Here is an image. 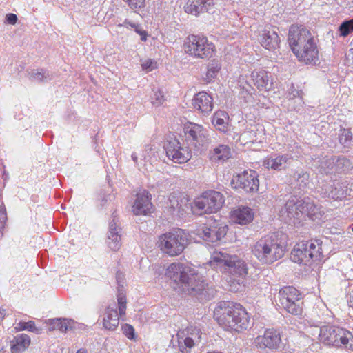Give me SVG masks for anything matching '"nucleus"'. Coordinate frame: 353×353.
Instances as JSON below:
<instances>
[{
  "mask_svg": "<svg viewBox=\"0 0 353 353\" xmlns=\"http://www.w3.org/2000/svg\"><path fill=\"white\" fill-rule=\"evenodd\" d=\"M165 276L176 284L174 288L185 294L197 296L201 301L210 300L216 295V290L188 264L172 263L166 269Z\"/></svg>",
  "mask_w": 353,
  "mask_h": 353,
  "instance_id": "f257e3e1",
  "label": "nucleus"
},
{
  "mask_svg": "<svg viewBox=\"0 0 353 353\" xmlns=\"http://www.w3.org/2000/svg\"><path fill=\"white\" fill-rule=\"evenodd\" d=\"M288 40L292 52L299 61L305 64L316 63L319 60L317 44L308 29L303 26L292 25Z\"/></svg>",
  "mask_w": 353,
  "mask_h": 353,
  "instance_id": "f03ea898",
  "label": "nucleus"
},
{
  "mask_svg": "<svg viewBox=\"0 0 353 353\" xmlns=\"http://www.w3.org/2000/svg\"><path fill=\"white\" fill-rule=\"evenodd\" d=\"M214 318L225 330L241 332L251 325L250 315L238 303H219L214 311Z\"/></svg>",
  "mask_w": 353,
  "mask_h": 353,
  "instance_id": "7ed1b4c3",
  "label": "nucleus"
},
{
  "mask_svg": "<svg viewBox=\"0 0 353 353\" xmlns=\"http://www.w3.org/2000/svg\"><path fill=\"white\" fill-rule=\"evenodd\" d=\"M252 253L263 264H271L285 254V248L276 234L262 236L252 246Z\"/></svg>",
  "mask_w": 353,
  "mask_h": 353,
  "instance_id": "20e7f679",
  "label": "nucleus"
},
{
  "mask_svg": "<svg viewBox=\"0 0 353 353\" xmlns=\"http://www.w3.org/2000/svg\"><path fill=\"white\" fill-rule=\"evenodd\" d=\"M210 264L213 268L234 276L245 278L248 274L246 263L239 256L225 252H214Z\"/></svg>",
  "mask_w": 353,
  "mask_h": 353,
  "instance_id": "39448f33",
  "label": "nucleus"
},
{
  "mask_svg": "<svg viewBox=\"0 0 353 353\" xmlns=\"http://www.w3.org/2000/svg\"><path fill=\"white\" fill-rule=\"evenodd\" d=\"M188 234L182 229H176L159 236V247L170 256L180 254L188 245Z\"/></svg>",
  "mask_w": 353,
  "mask_h": 353,
  "instance_id": "423d86ee",
  "label": "nucleus"
},
{
  "mask_svg": "<svg viewBox=\"0 0 353 353\" xmlns=\"http://www.w3.org/2000/svg\"><path fill=\"white\" fill-rule=\"evenodd\" d=\"M322 241L319 239L302 241L296 243L292 252L291 259L298 263H307L312 261H318L321 259Z\"/></svg>",
  "mask_w": 353,
  "mask_h": 353,
  "instance_id": "0eeeda50",
  "label": "nucleus"
},
{
  "mask_svg": "<svg viewBox=\"0 0 353 353\" xmlns=\"http://www.w3.org/2000/svg\"><path fill=\"white\" fill-rule=\"evenodd\" d=\"M276 301L279 307L292 315L302 313L301 294L293 286H285L280 289Z\"/></svg>",
  "mask_w": 353,
  "mask_h": 353,
  "instance_id": "6e6552de",
  "label": "nucleus"
},
{
  "mask_svg": "<svg viewBox=\"0 0 353 353\" xmlns=\"http://www.w3.org/2000/svg\"><path fill=\"white\" fill-rule=\"evenodd\" d=\"M225 203L223 195L217 191L210 190L194 201L192 207L194 213L198 214H210L217 212Z\"/></svg>",
  "mask_w": 353,
  "mask_h": 353,
  "instance_id": "1a4fd4ad",
  "label": "nucleus"
},
{
  "mask_svg": "<svg viewBox=\"0 0 353 353\" xmlns=\"http://www.w3.org/2000/svg\"><path fill=\"white\" fill-rule=\"evenodd\" d=\"M214 46L204 36L192 34L187 37L183 48L185 52L194 57L208 59L214 53Z\"/></svg>",
  "mask_w": 353,
  "mask_h": 353,
  "instance_id": "9d476101",
  "label": "nucleus"
},
{
  "mask_svg": "<svg viewBox=\"0 0 353 353\" xmlns=\"http://www.w3.org/2000/svg\"><path fill=\"white\" fill-rule=\"evenodd\" d=\"M164 149L168 159L176 163H186L192 157L190 149L182 145L176 137H170Z\"/></svg>",
  "mask_w": 353,
  "mask_h": 353,
  "instance_id": "9b49d317",
  "label": "nucleus"
},
{
  "mask_svg": "<svg viewBox=\"0 0 353 353\" xmlns=\"http://www.w3.org/2000/svg\"><path fill=\"white\" fill-rule=\"evenodd\" d=\"M254 343L261 350L268 349L272 352L281 350L285 346L280 332L274 328L266 329L263 335H259L255 338Z\"/></svg>",
  "mask_w": 353,
  "mask_h": 353,
  "instance_id": "f8f14e48",
  "label": "nucleus"
},
{
  "mask_svg": "<svg viewBox=\"0 0 353 353\" xmlns=\"http://www.w3.org/2000/svg\"><path fill=\"white\" fill-rule=\"evenodd\" d=\"M232 184L234 188L241 189L247 193L256 192L259 186L258 174L254 170H245L234 177Z\"/></svg>",
  "mask_w": 353,
  "mask_h": 353,
  "instance_id": "ddd939ff",
  "label": "nucleus"
},
{
  "mask_svg": "<svg viewBox=\"0 0 353 353\" xmlns=\"http://www.w3.org/2000/svg\"><path fill=\"white\" fill-rule=\"evenodd\" d=\"M183 132L185 140L190 141L195 147H203L209 143L208 131L202 125L188 123L185 124Z\"/></svg>",
  "mask_w": 353,
  "mask_h": 353,
  "instance_id": "4468645a",
  "label": "nucleus"
},
{
  "mask_svg": "<svg viewBox=\"0 0 353 353\" xmlns=\"http://www.w3.org/2000/svg\"><path fill=\"white\" fill-rule=\"evenodd\" d=\"M227 231L226 225L214 222L212 225L199 229L197 234L205 241L214 243L223 238Z\"/></svg>",
  "mask_w": 353,
  "mask_h": 353,
  "instance_id": "2eb2a0df",
  "label": "nucleus"
},
{
  "mask_svg": "<svg viewBox=\"0 0 353 353\" xmlns=\"http://www.w3.org/2000/svg\"><path fill=\"white\" fill-rule=\"evenodd\" d=\"M117 223L118 219L113 213L112 215V220L109 223L105 242L108 247L114 252L119 250L122 245L121 228Z\"/></svg>",
  "mask_w": 353,
  "mask_h": 353,
  "instance_id": "dca6fc26",
  "label": "nucleus"
},
{
  "mask_svg": "<svg viewBox=\"0 0 353 353\" xmlns=\"http://www.w3.org/2000/svg\"><path fill=\"white\" fill-rule=\"evenodd\" d=\"M195 334H187L183 331L177 333L176 339L173 336L171 343L174 346V341L176 339L179 351L181 353H190V350L195 345L196 343L199 342L201 336L199 334V331Z\"/></svg>",
  "mask_w": 353,
  "mask_h": 353,
  "instance_id": "f3484780",
  "label": "nucleus"
},
{
  "mask_svg": "<svg viewBox=\"0 0 353 353\" xmlns=\"http://www.w3.org/2000/svg\"><path fill=\"white\" fill-rule=\"evenodd\" d=\"M303 200H300L297 196H291L281 209V216L285 215L290 220H301L303 216Z\"/></svg>",
  "mask_w": 353,
  "mask_h": 353,
  "instance_id": "a211bd4d",
  "label": "nucleus"
},
{
  "mask_svg": "<svg viewBox=\"0 0 353 353\" xmlns=\"http://www.w3.org/2000/svg\"><path fill=\"white\" fill-rule=\"evenodd\" d=\"M151 194L146 190L138 192L132 205V212L135 215H147L151 212L152 203Z\"/></svg>",
  "mask_w": 353,
  "mask_h": 353,
  "instance_id": "6ab92c4d",
  "label": "nucleus"
},
{
  "mask_svg": "<svg viewBox=\"0 0 353 353\" xmlns=\"http://www.w3.org/2000/svg\"><path fill=\"white\" fill-rule=\"evenodd\" d=\"M192 105L195 110L204 115L209 114L213 109V99L205 92H200L194 95Z\"/></svg>",
  "mask_w": 353,
  "mask_h": 353,
  "instance_id": "aec40b11",
  "label": "nucleus"
},
{
  "mask_svg": "<svg viewBox=\"0 0 353 353\" xmlns=\"http://www.w3.org/2000/svg\"><path fill=\"white\" fill-rule=\"evenodd\" d=\"M215 0H188L185 12L195 16L201 12H210L214 6Z\"/></svg>",
  "mask_w": 353,
  "mask_h": 353,
  "instance_id": "412c9836",
  "label": "nucleus"
},
{
  "mask_svg": "<svg viewBox=\"0 0 353 353\" xmlns=\"http://www.w3.org/2000/svg\"><path fill=\"white\" fill-rule=\"evenodd\" d=\"M293 160V157L291 154H283L265 160L263 164L268 169L281 170L288 168Z\"/></svg>",
  "mask_w": 353,
  "mask_h": 353,
  "instance_id": "4be33fe9",
  "label": "nucleus"
},
{
  "mask_svg": "<svg viewBox=\"0 0 353 353\" xmlns=\"http://www.w3.org/2000/svg\"><path fill=\"white\" fill-rule=\"evenodd\" d=\"M259 41L261 46L270 51H274L279 48L280 39L277 32L274 30H264Z\"/></svg>",
  "mask_w": 353,
  "mask_h": 353,
  "instance_id": "5701e85b",
  "label": "nucleus"
},
{
  "mask_svg": "<svg viewBox=\"0 0 353 353\" xmlns=\"http://www.w3.org/2000/svg\"><path fill=\"white\" fill-rule=\"evenodd\" d=\"M252 79L256 88L262 91L272 88L271 74L264 70H254L251 74Z\"/></svg>",
  "mask_w": 353,
  "mask_h": 353,
  "instance_id": "b1692460",
  "label": "nucleus"
},
{
  "mask_svg": "<svg viewBox=\"0 0 353 353\" xmlns=\"http://www.w3.org/2000/svg\"><path fill=\"white\" fill-rule=\"evenodd\" d=\"M347 184L346 181H335L332 184L326 185L325 194L327 197L335 200L341 199L347 194Z\"/></svg>",
  "mask_w": 353,
  "mask_h": 353,
  "instance_id": "393cba45",
  "label": "nucleus"
},
{
  "mask_svg": "<svg viewBox=\"0 0 353 353\" xmlns=\"http://www.w3.org/2000/svg\"><path fill=\"white\" fill-rule=\"evenodd\" d=\"M254 218L252 209L246 206L239 207L231 212L230 219L232 222L246 225L250 223Z\"/></svg>",
  "mask_w": 353,
  "mask_h": 353,
  "instance_id": "a878e982",
  "label": "nucleus"
},
{
  "mask_svg": "<svg viewBox=\"0 0 353 353\" xmlns=\"http://www.w3.org/2000/svg\"><path fill=\"white\" fill-rule=\"evenodd\" d=\"M336 334V341L332 343V346L353 350V335L350 332L337 327Z\"/></svg>",
  "mask_w": 353,
  "mask_h": 353,
  "instance_id": "bb28decb",
  "label": "nucleus"
},
{
  "mask_svg": "<svg viewBox=\"0 0 353 353\" xmlns=\"http://www.w3.org/2000/svg\"><path fill=\"white\" fill-rule=\"evenodd\" d=\"M169 208L170 212L176 216L183 215L188 207V200L185 197L172 194L169 199Z\"/></svg>",
  "mask_w": 353,
  "mask_h": 353,
  "instance_id": "cd10ccee",
  "label": "nucleus"
},
{
  "mask_svg": "<svg viewBox=\"0 0 353 353\" xmlns=\"http://www.w3.org/2000/svg\"><path fill=\"white\" fill-rule=\"evenodd\" d=\"M303 216H307L312 220L320 219L322 216L321 208L316 205L313 201L310 199L303 200Z\"/></svg>",
  "mask_w": 353,
  "mask_h": 353,
  "instance_id": "c85d7f7f",
  "label": "nucleus"
},
{
  "mask_svg": "<svg viewBox=\"0 0 353 353\" xmlns=\"http://www.w3.org/2000/svg\"><path fill=\"white\" fill-rule=\"evenodd\" d=\"M337 326L327 325H323L319 329V340L324 344L327 345H332V343H336Z\"/></svg>",
  "mask_w": 353,
  "mask_h": 353,
  "instance_id": "c756f323",
  "label": "nucleus"
},
{
  "mask_svg": "<svg viewBox=\"0 0 353 353\" xmlns=\"http://www.w3.org/2000/svg\"><path fill=\"white\" fill-rule=\"evenodd\" d=\"M119 323V314L116 309L108 307L103 319V326L105 329L114 331Z\"/></svg>",
  "mask_w": 353,
  "mask_h": 353,
  "instance_id": "7c9ffc66",
  "label": "nucleus"
},
{
  "mask_svg": "<svg viewBox=\"0 0 353 353\" xmlns=\"http://www.w3.org/2000/svg\"><path fill=\"white\" fill-rule=\"evenodd\" d=\"M309 174L302 169L297 170L290 175L289 183L300 190L305 188L309 182Z\"/></svg>",
  "mask_w": 353,
  "mask_h": 353,
  "instance_id": "2f4dec72",
  "label": "nucleus"
},
{
  "mask_svg": "<svg viewBox=\"0 0 353 353\" xmlns=\"http://www.w3.org/2000/svg\"><path fill=\"white\" fill-rule=\"evenodd\" d=\"M74 323L72 319L65 318L53 319L48 321L49 330H58L61 332H66L69 329L72 328Z\"/></svg>",
  "mask_w": 353,
  "mask_h": 353,
  "instance_id": "473e14b6",
  "label": "nucleus"
},
{
  "mask_svg": "<svg viewBox=\"0 0 353 353\" xmlns=\"http://www.w3.org/2000/svg\"><path fill=\"white\" fill-rule=\"evenodd\" d=\"M230 148L227 145L221 144L210 152V159L214 162L225 161L230 157Z\"/></svg>",
  "mask_w": 353,
  "mask_h": 353,
  "instance_id": "72a5a7b5",
  "label": "nucleus"
},
{
  "mask_svg": "<svg viewBox=\"0 0 353 353\" xmlns=\"http://www.w3.org/2000/svg\"><path fill=\"white\" fill-rule=\"evenodd\" d=\"M30 343V339L27 334L17 335L12 341L11 352L21 353L29 346Z\"/></svg>",
  "mask_w": 353,
  "mask_h": 353,
  "instance_id": "f704fd0d",
  "label": "nucleus"
},
{
  "mask_svg": "<svg viewBox=\"0 0 353 353\" xmlns=\"http://www.w3.org/2000/svg\"><path fill=\"white\" fill-rule=\"evenodd\" d=\"M29 79L34 82H46L53 78V74L44 69H33L28 72Z\"/></svg>",
  "mask_w": 353,
  "mask_h": 353,
  "instance_id": "c9c22d12",
  "label": "nucleus"
},
{
  "mask_svg": "<svg viewBox=\"0 0 353 353\" xmlns=\"http://www.w3.org/2000/svg\"><path fill=\"white\" fill-rule=\"evenodd\" d=\"M228 116L223 111L216 112L212 119L214 125L221 132H226L228 129Z\"/></svg>",
  "mask_w": 353,
  "mask_h": 353,
  "instance_id": "e433bc0d",
  "label": "nucleus"
},
{
  "mask_svg": "<svg viewBox=\"0 0 353 353\" xmlns=\"http://www.w3.org/2000/svg\"><path fill=\"white\" fill-rule=\"evenodd\" d=\"M319 172L326 174H332L334 172V156H325L319 161Z\"/></svg>",
  "mask_w": 353,
  "mask_h": 353,
  "instance_id": "4c0bfd02",
  "label": "nucleus"
},
{
  "mask_svg": "<svg viewBox=\"0 0 353 353\" xmlns=\"http://www.w3.org/2000/svg\"><path fill=\"white\" fill-rule=\"evenodd\" d=\"M351 163L345 157L334 156V172H343L350 170Z\"/></svg>",
  "mask_w": 353,
  "mask_h": 353,
  "instance_id": "58836bf2",
  "label": "nucleus"
},
{
  "mask_svg": "<svg viewBox=\"0 0 353 353\" xmlns=\"http://www.w3.org/2000/svg\"><path fill=\"white\" fill-rule=\"evenodd\" d=\"M221 69V65L218 61H213L208 63L207 66V72L205 77V80L207 82L211 81L212 79L216 77L217 73Z\"/></svg>",
  "mask_w": 353,
  "mask_h": 353,
  "instance_id": "ea45409f",
  "label": "nucleus"
},
{
  "mask_svg": "<svg viewBox=\"0 0 353 353\" xmlns=\"http://www.w3.org/2000/svg\"><path fill=\"white\" fill-rule=\"evenodd\" d=\"M339 140L341 144L349 147L352 142V134L350 130L341 128L339 134Z\"/></svg>",
  "mask_w": 353,
  "mask_h": 353,
  "instance_id": "a19ab883",
  "label": "nucleus"
},
{
  "mask_svg": "<svg viewBox=\"0 0 353 353\" xmlns=\"http://www.w3.org/2000/svg\"><path fill=\"white\" fill-rule=\"evenodd\" d=\"M339 31L341 36L345 37L353 32V19L345 20L339 27Z\"/></svg>",
  "mask_w": 353,
  "mask_h": 353,
  "instance_id": "79ce46f5",
  "label": "nucleus"
},
{
  "mask_svg": "<svg viewBox=\"0 0 353 353\" xmlns=\"http://www.w3.org/2000/svg\"><path fill=\"white\" fill-rule=\"evenodd\" d=\"M18 330H28L38 334L39 330L35 327L34 321H30L28 322L20 321L17 323L15 327Z\"/></svg>",
  "mask_w": 353,
  "mask_h": 353,
  "instance_id": "37998d69",
  "label": "nucleus"
},
{
  "mask_svg": "<svg viewBox=\"0 0 353 353\" xmlns=\"http://www.w3.org/2000/svg\"><path fill=\"white\" fill-rule=\"evenodd\" d=\"M165 98L161 91H154V94L151 97V102L154 105L159 106L163 104Z\"/></svg>",
  "mask_w": 353,
  "mask_h": 353,
  "instance_id": "c03bdc74",
  "label": "nucleus"
},
{
  "mask_svg": "<svg viewBox=\"0 0 353 353\" xmlns=\"http://www.w3.org/2000/svg\"><path fill=\"white\" fill-rule=\"evenodd\" d=\"M141 66L144 70L152 71L157 68V62L153 59H147L142 62Z\"/></svg>",
  "mask_w": 353,
  "mask_h": 353,
  "instance_id": "a18cd8bd",
  "label": "nucleus"
},
{
  "mask_svg": "<svg viewBox=\"0 0 353 353\" xmlns=\"http://www.w3.org/2000/svg\"><path fill=\"white\" fill-rule=\"evenodd\" d=\"M7 221V212L3 203L0 205V232L4 228Z\"/></svg>",
  "mask_w": 353,
  "mask_h": 353,
  "instance_id": "49530a36",
  "label": "nucleus"
},
{
  "mask_svg": "<svg viewBox=\"0 0 353 353\" xmlns=\"http://www.w3.org/2000/svg\"><path fill=\"white\" fill-rule=\"evenodd\" d=\"M122 330L123 334L130 340H133L135 339L134 334V327L129 325L125 324L122 326Z\"/></svg>",
  "mask_w": 353,
  "mask_h": 353,
  "instance_id": "de8ad7c7",
  "label": "nucleus"
},
{
  "mask_svg": "<svg viewBox=\"0 0 353 353\" xmlns=\"http://www.w3.org/2000/svg\"><path fill=\"white\" fill-rule=\"evenodd\" d=\"M128 3L131 9H137L143 8L145 6V0H123Z\"/></svg>",
  "mask_w": 353,
  "mask_h": 353,
  "instance_id": "09e8293b",
  "label": "nucleus"
},
{
  "mask_svg": "<svg viewBox=\"0 0 353 353\" xmlns=\"http://www.w3.org/2000/svg\"><path fill=\"white\" fill-rule=\"evenodd\" d=\"M118 307L119 315L122 316L125 313L126 309V299L124 296L119 295L118 296Z\"/></svg>",
  "mask_w": 353,
  "mask_h": 353,
  "instance_id": "8fccbe9b",
  "label": "nucleus"
},
{
  "mask_svg": "<svg viewBox=\"0 0 353 353\" xmlns=\"http://www.w3.org/2000/svg\"><path fill=\"white\" fill-rule=\"evenodd\" d=\"M17 16L13 13L7 14L6 16V21L9 24H15L17 21Z\"/></svg>",
  "mask_w": 353,
  "mask_h": 353,
  "instance_id": "3c124183",
  "label": "nucleus"
},
{
  "mask_svg": "<svg viewBox=\"0 0 353 353\" xmlns=\"http://www.w3.org/2000/svg\"><path fill=\"white\" fill-rule=\"evenodd\" d=\"M152 147L151 145H146L145 150H143V157L146 159L148 157H150L149 153L152 152Z\"/></svg>",
  "mask_w": 353,
  "mask_h": 353,
  "instance_id": "603ef678",
  "label": "nucleus"
},
{
  "mask_svg": "<svg viewBox=\"0 0 353 353\" xmlns=\"http://www.w3.org/2000/svg\"><path fill=\"white\" fill-rule=\"evenodd\" d=\"M135 25L136 23H134L125 19L122 24H119V26H124L128 28L129 27L134 28L135 27Z\"/></svg>",
  "mask_w": 353,
  "mask_h": 353,
  "instance_id": "864d4df0",
  "label": "nucleus"
},
{
  "mask_svg": "<svg viewBox=\"0 0 353 353\" xmlns=\"http://www.w3.org/2000/svg\"><path fill=\"white\" fill-rule=\"evenodd\" d=\"M347 303H348L349 306L353 309V288H352V292L350 294V297L347 301Z\"/></svg>",
  "mask_w": 353,
  "mask_h": 353,
  "instance_id": "5fc2aeb1",
  "label": "nucleus"
},
{
  "mask_svg": "<svg viewBox=\"0 0 353 353\" xmlns=\"http://www.w3.org/2000/svg\"><path fill=\"white\" fill-rule=\"evenodd\" d=\"M6 310L5 309L0 308V321L3 320V319L6 316Z\"/></svg>",
  "mask_w": 353,
  "mask_h": 353,
  "instance_id": "6e6d98bb",
  "label": "nucleus"
},
{
  "mask_svg": "<svg viewBox=\"0 0 353 353\" xmlns=\"http://www.w3.org/2000/svg\"><path fill=\"white\" fill-rule=\"evenodd\" d=\"M133 28H134V30L137 33H138L139 35L141 34V32H143L144 30H141L140 28H139V26L136 24L135 25V27H134Z\"/></svg>",
  "mask_w": 353,
  "mask_h": 353,
  "instance_id": "4d7b16f0",
  "label": "nucleus"
},
{
  "mask_svg": "<svg viewBox=\"0 0 353 353\" xmlns=\"http://www.w3.org/2000/svg\"><path fill=\"white\" fill-rule=\"evenodd\" d=\"M141 40L143 41H145L147 40L148 33L145 31L141 32Z\"/></svg>",
  "mask_w": 353,
  "mask_h": 353,
  "instance_id": "13d9d810",
  "label": "nucleus"
},
{
  "mask_svg": "<svg viewBox=\"0 0 353 353\" xmlns=\"http://www.w3.org/2000/svg\"><path fill=\"white\" fill-rule=\"evenodd\" d=\"M131 157H132V159L133 161H134V163H137V162L138 157H137V156L136 153H132Z\"/></svg>",
  "mask_w": 353,
  "mask_h": 353,
  "instance_id": "bf43d9fd",
  "label": "nucleus"
},
{
  "mask_svg": "<svg viewBox=\"0 0 353 353\" xmlns=\"http://www.w3.org/2000/svg\"><path fill=\"white\" fill-rule=\"evenodd\" d=\"M108 197H109L108 199V198H106V197H104V198L102 199V201H101V205H104V204L108 201V199H109V200L110 199V195H109V196H108Z\"/></svg>",
  "mask_w": 353,
  "mask_h": 353,
  "instance_id": "052dcab7",
  "label": "nucleus"
},
{
  "mask_svg": "<svg viewBox=\"0 0 353 353\" xmlns=\"http://www.w3.org/2000/svg\"><path fill=\"white\" fill-rule=\"evenodd\" d=\"M76 353H87V351L85 349H79Z\"/></svg>",
  "mask_w": 353,
  "mask_h": 353,
  "instance_id": "680f3d73",
  "label": "nucleus"
},
{
  "mask_svg": "<svg viewBox=\"0 0 353 353\" xmlns=\"http://www.w3.org/2000/svg\"><path fill=\"white\" fill-rule=\"evenodd\" d=\"M350 229L352 230V231L353 232V223H352V224H351V225H350Z\"/></svg>",
  "mask_w": 353,
  "mask_h": 353,
  "instance_id": "e2e57ef3",
  "label": "nucleus"
},
{
  "mask_svg": "<svg viewBox=\"0 0 353 353\" xmlns=\"http://www.w3.org/2000/svg\"><path fill=\"white\" fill-rule=\"evenodd\" d=\"M208 353H221V352H208Z\"/></svg>",
  "mask_w": 353,
  "mask_h": 353,
  "instance_id": "0e129e2a",
  "label": "nucleus"
}]
</instances>
